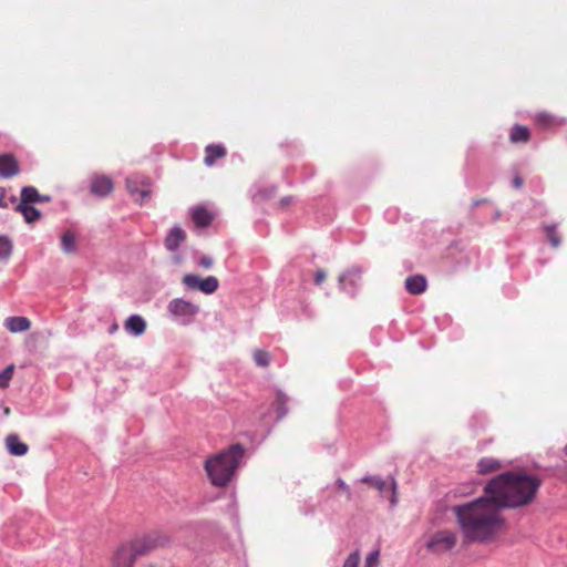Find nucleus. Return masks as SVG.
Segmentation results:
<instances>
[{"mask_svg":"<svg viewBox=\"0 0 567 567\" xmlns=\"http://www.w3.org/2000/svg\"><path fill=\"white\" fill-rule=\"evenodd\" d=\"M453 512L465 544L492 543L504 530L506 525L505 518L502 515V507L489 495L454 506Z\"/></svg>","mask_w":567,"mask_h":567,"instance_id":"f257e3e1","label":"nucleus"},{"mask_svg":"<svg viewBox=\"0 0 567 567\" xmlns=\"http://www.w3.org/2000/svg\"><path fill=\"white\" fill-rule=\"evenodd\" d=\"M540 485L542 481L536 475L511 471L491 480L484 491L486 495L493 496L502 509L519 508L535 501Z\"/></svg>","mask_w":567,"mask_h":567,"instance_id":"f03ea898","label":"nucleus"},{"mask_svg":"<svg viewBox=\"0 0 567 567\" xmlns=\"http://www.w3.org/2000/svg\"><path fill=\"white\" fill-rule=\"evenodd\" d=\"M245 450L240 444H233L220 453L208 457L204 467L210 483L217 487H224L231 481L239 466Z\"/></svg>","mask_w":567,"mask_h":567,"instance_id":"7ed1b4c3","label":"nucleus"},{"mask_svg":"<svg viewBox=\"0 0 567 567\" xmlns=\"http://www.w3.org/2000/svg\"><path fill=\"white\" fill-rule=\"evenodd\" d=\"M140 556H146L156 549L168 546L172 537L168 533L161 529H153L130 538Z\"/></svg>","mask_w":567,"mask_h":567,"instance_id":"20e7f679","label":"nucleus"},{"mask_svg":"<svg viewBox=\"0 0 567 567\" xmlns=\"http://www.w3.org/2000/svg\"><path fill=\"white\" fill-rule=\"evenodd\" d=\"M140 554L131 539L120 543L111 555L112 567H134Z\"/></svg>","mask_w":567,"mask_h":567,"instance_id":"39448f33","label":"nucleus"},{"mask_svg":"<svg viewBox=\"0 0 567 567\" xmlns=\"http://www.w3.org/2000/svg\"><path fill=\"white\" fill-rule=\"evenodd\" d=\"M456 539L454 532L439 530L430 537L426 547L432 553L443 554L451 550L456 545Z\"/></svg>","mask_w":567,"mask_h":567,"instance_id":"423d86ee","label":"nucleus"},{"mask_svg":"<svg viewBox=\"0 0 567 567\" xmlns=\"http://www.w3.org/2000/svg\"><path fill=\"white\" fill-rule=\"evenodd\" d=\"M182 281L187 288L193 290H199L205 295L214 293L219 287V281L214 276L200 278L197 275L187 274L183 277Z\"/></svg>","mask_w":567,"mask_h":567,"instance_id":"0eeeda50","label":"nucleus"},{"mask_svg":"<svg viewBox=\"0 0 567 567\" xmlns=\"http://www.w3.org/2000/svg\"><path fill=\"white\" fill-rule=\"evenodd\" d=\"M198 306L184 300V299H173L168 305V311L178 318H184L186 320L193 319L198 312Z\"/></svg>","mask_w":567,"mask_h":567,"instance_id":"6e6552de","label":"nucleus"},{"mask_svg":"<svg viewBox=\"0 0 567 567\" xmlns=\"http://www.w3.org/2000/svg\"><path fill=\"white\" fill-rule=\"evenodd\" d=\"M20 173V165L13 154H0V177L11 178Z\"/></svg>","mask_w":567,"mask_h":567,"instance_id":"1a4fd4ad","label":"nucleus"},{"mask_svg":"<svg viewBox=\"0 0 567 567\" xmlns=\"http://www.w3.org/2000/svg\"><path fill=\"white\" fill-rule=\"evenodd\" d=\"M114 185L110 177L105 175H95L91 179V193L103 197L113 192Z\"/></svg>","mask_w":567,"mask_h":567,"instance_id":"9d476101","label":"nucleus"},{"mask_svg":"<svg viewBox=\"0 0 567 567\" xmlns=\"http://www.w3.org/2000/svg\"><path fill=\"white\" fill-rule=\"evenodd\" d=\"M362 271L359 267H351L347 269L343 274H341L338 278L339 286L341 290H347L348 286L351 288H357L362 278Z\"/></svg>","mask_w":567,"mask_h":567,"instance_id":"9b49d317","label":"nucleus"},{"mask_svg":"<svg viewBox=\"0 0 567 567\" xmlns=\"http://www.w3.org/2000/svg\"><path fill=\"white\" fill-rule=\"evenodd\" d=\"M124 329L133 336H142L146 330V321L140 315H132L124 322Z\"/></svg>","mask_w":567,"mask_h":567,"instance_id":"f8f14e48","label":"nucleus"},{"mask_svg":"<svg viewBox=\"0 0 567 567\" xmlns=\"http://www.w3.org/2000/svg\"><path fill=\"white\" fill-rule=\"evenodd\" d=\"M6 446L11 455L23 456L28 453L29 446L21 442L17 434H9L6 437Z\"/></svg>","mask_w":567,"mask_h":567,"instance_id":"ddd939ff","label":"nucleus"},{"mask_svg":"<svg viewBox=\"0 0 567 567\" xmlns=\"http://www.w3.org/2000/svg\"><path fill=\"white\" fill-rule=\"evenodd\" d=\"M427 281L422 275H415L405 279V289L411 295H421L426 290Z\"/></svg>","mask_w":567,"mask_h":567,"instance_id":"4468645a","label":"nucleus"},{"mask_svg":"<svg viewBox=\"0 0 567 567\" xmlns=\"http://www.w3.org/2000/svg\"><path fill=\"white\" fill-rule=\"evenodd\" d=\"M4 327L12 333L23 332L30 329L31 321L27 317H9L4 320Z\"/></svg>","mask_w":567,"mask_h":567,"instance_id":"2eb2a0df","label":"nucleus"},{"mask_svg":"<svg viewBox=\"0 0 567 567\" xmlns=\"http://www.w3.org/2000/svg\"><path fill=\"white\" fill-rule=\"evenodd\" d=\"M227 154V150L223 145L210 144L205 148V158L204 162L207 166H213L218 158L225 157Z\"/></svg>","mask_w":567,"mask_h":567,"instance_id":"dca6fc26","label":"nucleus"},{"mask_svg":"<svg viewBox=\"0 0 567 567\" xmlns=\"http://www.w3.org/2000/svg\"><path fill=\"white\" fill-rule=\"evenodd\" d=\"M185 231L179 227H174L169 230L167 237L165 238V247L168 250L174 251L185 240Z\"/></svg>","mask_w":567,"mask_h":567,"instance_id":"f3484780","label":"nucleus"},{"mask_svg":"<svg viewBox=\"0 0 567 567\" xmlns=\"http://www.w3.org/2000/svg\"><path fill=\"white\" fill-rule=\"evenodd\" d=\"M502 468V463L494 457H483L477 463V472L487 475Z\"/></svg>","mask_w":567,"mask_h":567,"instance_id":"a211bd4d","label":"nucleus"},{"mask_svg":"<svg viewBox=\"0 0 567 567\" xmlns=\"http://www.w3.org/2000/svg\"><path fill=\"white\" fill-rule=\"evenodd\" d=\"M48 200L49 197L40 195L38 189L33 186H25L21 189L20 203L32 204Z\"/></svg>","mask_w":567,"mask_h":567,"instance_id":"6ab92c4d","label":"nucleus"},{"mask_svg":"<svg viewBox=\"0 0 567 567\" xmlns=\"http://www.w3.org/2000/svg\"><path fill=\"white\" fill-rule=\"evenodd\" d=\"M16 210L21 213L27 223H34L41 216V213L30 204L18 203L16 205Z\"/></svg>","mask_w":567,"mask_h":567,"instance_id":"aec40b11","label":"nucleus"},{"mask_svg":"<svg viewBox=\"0 0 567 567\" xmlns=\"http://www.w3.org/2000/svg\"><path fill=\"white\" fill-rule=\"evenodd\" d=\"M530 138V132L527 126L514 125L509 133V141L512 143H527Z\"/></svg>","mask_w":567,"mask_h":567,"instance_id":"412c9836","label":"nucleus"},{"mask_svg":"<svg viewBox=\"0 0 567 567\" xmlns=\"http://www.w3.org/2000/svg\"><path fill=\"white\" fill-rule=\"evenodd\" d=\"M288 402H289V398L282 391H277L276 392V398H275V401L272 403V409L277 413V419L278 420L282 419L287 414V412H288V408H287Z\"/></svg>","mask_w":567,"mask_h":567,"instance_id":"4be33fe9","label":"nucleus"},{"mask_svg":"<svg viewBox=\"0 0 567 567\" xmlns=\"http://www.w3.org/2000/svg\"><path fill=\"white\" fill-rule=\"evenodd\" d=\"M192 218H193L194 223L196 224V226H198V227H206L213 220L212 214L203 207L194 208L192 212Z\"/></svg>","mask_w":567,"mask_h":567,"instance_id":"5701e85b","label":"nucleus"},{"mask_svg":"<svg viewBox=\"0 0 567 567\" xmlns=\"http://www.w3.org/2000/svg\"><path fill=\"white\" fill-rule=\"evenodd\" d=\"M62 249L66 252H73L75 250V236L71 231H65L61 237Z\"/></svg>","mask_w":567,"mask_h":567,"instance_id":"b1692460","label":"nucleus"},{"mask_svg":"<svg viewBox=\"0 0 567 567\" xmlns=\"http://www.w3.org/2000/svg\"><path fill=\"white\" fill-rule=\"evenodd\" d=\"M12 254V243L7 236H0V261L7 260Z\"/></svg>","mask_w":567,"mask_h":567,"instance_id":"393cba45","label":"nucleus"},{"mask_svg":"<svg viewBox=\"0 0 567 567\" xmlns=\"http://www.w3.org/2000/svg\"><path fill=\"white\" fill-rule=\"evenodd\" d=\"M535 123L542 128H548L556 124V118L548 113H538L535 116Z\"/></svg>","mask_w":567,"mask_h":567,"instance_id":"a878e982","label":"nucleus"},{"mask_svg":"<svg viewBox=\"0 0 567 567\" xmlns=\"http://www.w3.org/2000/svg\"><path fill=\"white\" fill-rule=\"evenodd\" d=\"M126 188L132 195H138L141 196V203L147 198L151 194L150 189H142L138 190L136 186V182L132 178L126 179Z\"/></svg>","mask_w":567,"mask_h":567,"instance_id":"bb28decb","label":"nucleus"},{"mask_svg":"<svg viewBox=\"0 0 567 567\" xmlns=\"http://www.w3.org/2000/svg\"><path fill=\"white\" fill-rule=\"evenodd\" d=\"M254 360L257 365L266 368L270 363V354L265 350L257 349L254 352Z\"/></svg>","mask_w":567,"mask_h":567,"instance_id":"cd10ccee","label":"nucleus"},{"mask_svg":"<svg viewBox=\"0 0 567 567\" xmlns=\"http://www.w3.org/2000/svg\"><path fill=\"white\" fill-rule=\"evenodd\" d=\"M362 482L363 483H367L369 484L370 486L379 489L380 492H383L385 489V487L388 486V482L380 478V477H377V476H364L362 478Z\"/></svg>","mask_w":567,"mask_h":567,"instance_id":"c85d7f7f","label":"nucleus"},{"mask_svg":"<svg viewBox=\"0 0 567 567\" xmlns=\"http://www.w3.org/2000/svg\"><path fill=\"white\" fill-rule=\"evenodd\" d=\"M547 239L549 240L551 247L557 248L560 245V237L556 230V226L550 225L545 227Z\"/></svg>","mask_w":567,"mask_h":567,"instance_id":"c756f323","label":"nucleus"},{"mask_svg":"<svg viewBox=\"0 0 567 567\" xmlns=\"http://www.w3.org/2000/svg\"><path fill=\"white\" fill-rule=\"evenodd\" d=\"M14 365L10 364L8 365L2 372H0V388L6 389L12 377H13Z\"/></svg>","mask_w":567,"mask_h":567,"instance_id":"7c9ffc66","label":"nucleus"},{"mask_svg":"<svg viewBox=\"0 0 567 567\" xmlns=\"http://www.w3.org/2000/svg\"><path fill=\"white\" fill-rule=\"evenodd\" d=\"M6 189L0 187V208H8L10 204H18L16 196L7 197Z\"/></svg>","mask_w":567,"mask_h":567,"instance_id":"2f4dec72","label":"nucleus"},{"mask_svg":"<svg viewBox=\"0 0 567 567\" xmlns=\"http://www.w3.org/2000/svg\"><path fill=\"white\" fill-rule=\"evenodd\" d=\"M360 555L358 551H354L348 556L342 567H359Z\"/></svg>","mask_w":567,"mask_h":567,"instance_id":"473e14b6","label":"nucleus"},{"mask_svg":"<svg viewBox=\"0 0 567 567\" xmlns=\"http://www.w3.org/2000/svg\"><path fill=\"white\" fill-rule=\"evenodd\" d=\"M379 556H380L379 550H374V551L370 553L365 559L364 567H377L379 564Z\"/></svg>","mask_w":567,"mask_h":567,"instance_id":"72a5a7b5","label":"nucleus"},{"mask_svg":"<svg viewBox=\"0 0 567 567\" xmlns=\"http://www.w3.org/2000/svg\"><path fill=\"white\" fill-rule=\"evenodd\" d=\"M336 485H337V487H338L341 492H343V493H346V494H347L348 498H350V495H351V493H350V488H349V486L346 484V482H344L343 480L338 478V480H337V482H336Z\"/></svg>","mask_w":567,"mask_h":567,"instance_id":"f704fd0d","label":"nucleus"},{"mask_svg":"<svg viewBox=\"0 0 567 567\" xmlns=\"http://www.w3.org/2000/svg\"><path fill=\"white\" fill-rule=\"evenodd\" d=\"M327 278V274L323 269H318L315 274V284L321 285Z\"/></svg>","mask_w":567,"mask_h":567,"instance_id":"c9c22d12","label":"nucleus"},{"mask_svg":"<svg viewBox=\"0 0 567 567\" xmlns=\"http://www.w3.org/2000/svg\"><path fill=\"white\" fill-rule=\"evenodd\" d=\"M213 259L210 257H207V256H203L200 257L199 259V265L203 266L204 268L208 269L213 266Z\"/></svg>","mask_w":567,"mask_h":567,"instance_id":"e433bc0d","label":"nucleus"},{"mask_svg":"<svg viewBox=\"0 0 567 567\" xmlns=\"http://www.w3.org/2000/svg\"><path fill=\"white\" fill-rule=\"evenodd\" d=\"M390 487L392 489V498H391V503L394 505L396 503V499H395V493H396V482L394 478H391V482H390Z\"/></svg>","mask_w":567,"mask_h":567,"instance_id":"4c0bfd02","label":"nucleus"},{"mask_svg":"<svg viewBox=\"0 0 567 567\" xmlns=\"http://www.w3.org/2000/svg\"><path fill=\"white\" fill-rule=\"evenodd\" d=\"M513 185L515 188H519L523 185V179L519 176L514 177Z\"/></svg>","mask_w":567,"mask_h":567,"instance_id":"58836bf2","label":"nucleus"},{"mask_svg":"<svg viewBox=\"0 0 567 567\" xmlns=\"http://www.w3.org/2000/svg\"><path fill=\"white\" fill-rule=\"evenodd\" d=\"M291 202H292V197L287 196V197H284V198L280 199V205L281 206H288Z\"/></svg>","mask_w":567,"mask_h":567,"instance_id":"ea45409f","label":"nucleus"},{"mask_svg":"<svg viewBox=\"0 0 567 567\" xmlns=\"http://www.w3.org/2000/svg\"><path fill=\"white\" fill-rule=\"evenodd\" d=\"M10 412H11V411H10V408H6V409H4V414H6V415H9V414H10Z\"/></svg>","mask_w":567,"mask_h":567,"instance_id":"a19ab883","label":"nucleus"},{"mask_svg":"<svg viewBox=\"0 0 567 567\" xmlns=\"http://www.w3.org/2000/svg\"><path fill=\"white\" fill-rule=\"evenodd\" d=\"M564 451H565V453L567 454V445L565 446V450H564Z\"/></svg>","mask_w":567,"mask_h":567,"instance_id":"79ce46f5","label":"nucleus"}]
</instances>
